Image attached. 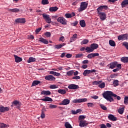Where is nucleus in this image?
Instances as JSON below:
<instances>
[{"label":"nucleus","instance_id":"obj_60","mask_svg":"<svg viewBox=\"0 0 128 128\" xmlns=\"http://www.w3.org/2000/svg\"><path fill=\"white\" fill-rule=\"evenodd\" d=\"M100 128H107L106 125L104 124H100Z\"/></svg>","mask_w":128,"mask_h":128},{"label":"nucleus","instance_id":"obj_32","mask_svg":"<svg viewBox=\"0 0 128 128\" xmlns=\"http://www.w3.org/2000/svg\"><path fill=\"white\" fill-rule=\"evenodd\" d=\"M80 26H81V27H82V28L86 27V22L84 20H80Z\"/></svg>","mask_w":128,"mask_h":128},{"label":"nucleus","instance_id":"obj_9","mask_svg":"<svg viewBox=\"0 0 128 128\" xmlns=\"http://www.w3.org/2000/svg\"><path fill=\"white\" fill-rule=\"evenodd\" d=\"M96 72V70H85L83 73V75L84 76H88V74H89L91 73H93V72Z\"/></svg>","mask_w":128,"mask_h":128},{"label":"nucleus","instance_id":"obj_56","mask_svg":"<svg viewBox=\"0 0 128 128\" xmlns=\"http://www.w3.org/2000/svg\"><path fill=\"white\" fill-rule=\"evenodd\" d=\"M50 89H56V88H58V86H56V85H50Z\"/></svg>","mask_w":128,"mask_h":128},{"label":"nucleus","instance_id":"obj_38","mask_svg":"<svg viewBox=\"0 0 128 128\" xmlns=\"http://www.w3.org/2000/svg\"><path fill=\"white\" fill-rule=\"evenodd\" d=\"M9 11L12 12H20V9L15 8L10 9L9 10Z\"/></svg>","mask_w":128,"mask_h":128},{"label":"nucleus","instance_id":"obj_3","mask_svg":"<svg viewBox=\"0 0 128 128\" xmlns=\"http://www.w3.org/2000/svg\"><path fill=\"white\" fill-rule=\"evenodd\" d=\"M12 105L11 106L12 107V106H16V108H20V102L16 100H15L14 101H13L12 102Z\"/></svg>","mask_w":128,"mask_h":128},{"label":"nucleus","instance_id":"obj_39","mask_svg":"<svg viewBox=\"0 0 128 128\" xmlns=\"http://www.w3.org/2000/svg\"><path fill=\"white\" fill-rule=\"evenodd\" d=\"M109 44L112 46H116V42L112 40H109Z\"/></svg>","mask_w":128,"mask_h":128},{"label":"nucleus","instance_id":"obj_23","mask_svg":"<svg viewBox=\"0 0 128 128\" xmlns=\"http://www.w3.org/2000/svg\"><path fill=\"white\" fill-rule=\"evenodd\" d=\"M36 59L34 57H30L28 60H27V62L28 64H30L31 62H36Z\"/></svg>","mask_w":128,"mask_h":128},{"label":"nucleus","instance_id":"obj_11","mask_svg":"<svg viewBox=\"0 0 128 128\" xmlns=\"http://www.w3.org/2000/svg\"><path fill=\"white\" fill-rule=\"evenodd\" d=\"M15 22L17 24H24L26 19L24 18H18L15 20Z\"/></svg>","mask_w":128,"mask_h":128},{"label":"nucleus","instance_id":"obj_16","mask_svg":"<svg viewBox=\"0 0 128 128\" xmlns=\"http://www.w3.org/2000/svg\"><path fill=\"white\" fill-rule=\"evenodd\" d=\"M108 119L111 121L116 122L117 120V117H116L112 114H109L108 116Z\"/></svg>","mask_w":128,"mask_h":128},{"label":"nucleus","instance_id":"obj_47","mask_svg":"<svg viewBox=\"0 0 128 128\" xmlns=\"http://www.w3.org/2000/svg\"><path fill=\"white\" fill-rule=\"evenodd\" d=\"M84 56L83 54H77L76 55V58H80Z\"/></svg>","mask_w":128,"mask_h":128},{"label":"nucleus","instance_id":"obj_24","mask_svg":"<svg viewBox=\"0 0 128 128\" xmlns=\"http://www.w3.org/2000/svg\"><path fill=\"white\" fill-rule=\"evenodd\" d=\"M46 110L45 108H42V113L40 114V118L42 119H44L46 117V115H45V112H46Z\"/></svg>","mask_w":128,"mask_h":128},{"label":"nucleus","instance_id":"obj_42","mask_svg":"<svg viewBox=\"0 0 128 128\" xmlns=\"http://www.w3.org/2000/svg\"><path fill=\"white\" fill-rule=\"evenodd\" d=\"M89 42L88 40L84 39L82 42H81V45L86 44Z\"/></svg>","mask_w":128,"mask_h":128},{"label":"nucleus","instance_id":"obj_20","mask_svg":"<svg viewBox=\"0 0 128 128\" xmlns=\"http://www.w3.org/2000/svg\"><path fill=\"white\" fill-rule=\"evenodd\" d=\"M70 100H68V99H64L62 103L60 104H62V105H67V104H70Z\"/></svg>","mask_w":128,"mask_h":128},{"label":"nucleus","instance_id":"obj_30","mask_svg":"<svg viewBox=\"0 0 128 128\" xmlns=\"http://www.w3.org/2000/svg\"><path fill=\"white\" fill-rule=\"evenodd\" d=\"M66 128H73L71 124L68 122H66L64 124Z\"/></svg>","mask_w":128,"mask_h":128},{"label":"nucleus","instance_id":"obj_41","mask_svg":"<svg viewBox=\"0 0 128 128\" xmlns=\"http://www.w3.org/2000/svg\"><path fill=\"white\" fill-rule=\"evenodd\" d=\"M105 86H106V84H105V83H104V82L100 83V84H99V85H98V87H99L100 88H105Z\"/></svg>","mask_w":128,"mask_h":128},{"label":"nucleus","instance_id":"obj_53","mask_svg":"<svg viewBox=\"0 0 128 128\" xmlns=\"http://www.w3.org/2000/svg\"><path fill=\"white\" fill-rule=\"evenodd\" d=\"M44 36L48 38H49L51 36V34L50 32H46L44 34Z\"/></svg>","mask_w":128,"mask_h":128},{"label":"nucleus","instance_id":"obj_43","mask_svg":"<svg viewBox=\"0 0 128 128\" xmlns=\"http://www.w3.org/2000/svg\"><path fill=\"white\" fill-rule=\"evenodd\" d=\"M49 2L48 0H42V4L45 5V4H48Z\"/></svg>","mask_w":128,"mask_h":128},{"label":"nucleus","instance_id":"obj_25","mask_svg":"<svg viewBox=\"0 0 128 128\" xmlns=\"http://www.w3.org/2000/svg\"><path fill=\"white\" fill-rule=\"evenodd\" d=\"M38 42H42L44 43L45 44H48V42L46 40V39H44L42 38H40L39 40H38Z\"/></svg>","mask_w":128,"mask_h":128},{"label":"nucleus","instance_id":"obj_15","mask_svg":"<svg viewBox=\"0 0 128 128\" xmlns=\"http://www.w3.org/2000/svg\"><path fill=\"white\" fill-rule=\"evenodd\" d=\"M88 124L86 120H80L79 126L80 127H86L88 126Z\"/></svg>","mask_w":128,"mask_h":128},{"label":"nucleus","instance_id":"obj_64","mask_svg":"<svg viewBox=\"0 0 128 128\" xmlns=\"http://www.w3.org/2000/svg\"><path fill=\"white\" fill-rule=\"evenodd\" d=\"M51 20H52V19L50 18L47 19L46 20V22H47V23L48 24H50L52 22Z\"/></svg>","mask_w":128,"mask_h":128},{"label":"nucleus","instance_id":"obj_13","mask_svg":"<svg viewBox=\"0 0 128 128\" xmlns=\"http://www.w3.org/2000/svg\"><path fill=\"white\" fill-rule=\"evenodd\" d=\"M79 88V86L78 85H75V84H70L68 86V88L70 90H76Z\"/></svg>","mask_w":128,"mask_h":128},{"label":"nucleus","instance_id":"obj_50","mask_svg":"<svg viewBox=\"0 0 128 128\" xmlns=\"http://www.w3.org/2000/svg\"><path fill=\"white\" fill-rule=\"evenodd\" d=\"M78 24V22L77 21V20H76L74 22L71 23V26H77V24Z\"/></svg>","mask_w":128,"mask_h":128},{"label":"nucleus","instance_id":"obj_4","mask_svg":"<svg viewBox=\"0 0 128 128\" xmlns=\"http://www.w3.org/2000/svg\"><path fill=\"white\" fill-rule=\"evenodd\" d=\"M88 100L86 98H79V99H74L72 100L73 103H80V102H87Z\"/></svg>","mask_w":128,"mask_h":128},{"label":"nucleus","instance_id":"obj_59","mask_svg":"<svg viewBox=\"0 0 128 128\" xmlns=\"http://www.w3.org/2000/svg\"><path fill=\"white\" fill-rule=\"evenodd\" d=\"M88 108H90V107H92L93 106H94V104L92 103V102H88Z\"/></svg>","mask_w":128,"mask_h":128},{"label":"nucleus","instance_id":"obj_44","mask_svg":"<svg viewBox=\"0 0 128 128\" xmlns=\"http://www.w3.org/2000/svg\"><path fill=\"white\" fill-rule=\"evenodd\" d=\"M118 80H115L113 82V84H114V86L116 87L118 86L119 83H118Z\"/></svg>","mask_w":128,"mask_h":128},{"label":"nucleus","instance_id":"obj_40","mask_svg":"<svg viewBox=\"0 0 128 128\" xmlns=\"http://www.w3.org/2000/svg\"><path fill=\"white\" fill-rule=\"evenodd\" d=\"M124 108H120L118 109V112L120 114H122L124 112Z\"/></svg>","mask_w":128,"mask_h":128},{"label":"nucleus","instance_id":"obj_22","mask_svg":"<svg viewBox=\"0 0 128 128\" xmlns=\"http://www.w3.org/2000/svg\"><path fill=\"white\" fill-rule=\"evenodd\" d=\"M40 100H42L43 102H52L53 100L48 96H45L44 98L40 99Z\"/></svg>","mask_w":128,"mask_h":128},{"label":"nucleus","instance_id":"obj_1","mask_svg":"<svg viewBox=\"0 0 128 128\" xmlns=\"http://www.w3.org/2000/svg\"><path fill=\"white\" fill-rule=\"evenodd\" d=\"M102 96L104 99L106 100L108 102H114V100L112 96L116 98L118 100H121L120 96H117L116 94H114L112 92L109 90L104 92L102 94Z\"/></svg>","mask_w":128,"mask_h":128},{"label":"nucleus","instance_id":"obj_17","mask_svg":"<svg viewBox=\"0 0 128 128\" xmlns=\"http://www.w3.org/2000/svg\"><path fill=\"white\" fill-rule=\"evenodd\" d=\"M14 58H15V62L16 63H20L22 60V58L18 56L17 55L14 54Z\"/></svg>","mask_w":128,"mask_h":128},{"label":"nucleus","instance_id":"obj_5","mask_svg":"<svg viewBox=\"0 0 128 128\" xmlns=\"http://www.w3.org/2000/svg\"><path fill=\"white\" fill-rule=\"evenodd\" d=\"M58 22L64 25L67 24V21L64 18V17H59L58 18Z\"/></svg>","mask_w":128,"mask_h":128},{"label":"nucleus","instance_id":"obj_2","mask_svg":"<svg viewBox=\"0 0 128 128\" xmlns=\"http://www.w3.org/2000/svg\"><path fill=\"white\" fill-rule=\"evenodd\" d=\"M88 6V3L86 2H82L80 5V10L79 12H82L83 10L86 9Z\"/></svg>","mask_w":128,"mask_h":128},{"label":"nucleus","instance_id":"obj_6","mask_svg":"<svg viewBox=\"0 0 128 128\" xmlns=\"http://www.w3.org/2000/svg\"><path fill=\"white\" fill-rule=\"evenodd\" d=\"M108 8V6H100L97 9L98 14L102 13L101 12H102L104 9L105 10H106Z\"/></svg>","mask_w":128,"mask_h":128},{"label":"nucleus","instance_id":"obj_18","mask_svg":"<svg viewBox=\"0 0 128 128\" xmlns=\"http://www.w3.org/2000/svg\"><path fill=\"white\" fill-rule=\"evenodd\" d=\"M9 110V108L8 107H4L2 106H0V112H4Z\"/></svg>","mask_w":128,"mask_h":128},{"label":"nucleus","instance_id":"obj_49","mask_svg":"<svg viewBox=\"0 0 128 128\" xmlns=\"http://www.w3.org/2000/svg\"><path fill=\"white\" fill-rule=\"evenodd\" d=\"M7 124H4V123H2L0 124V128H7Z\"/></svg>","mask_w":128,"mask_h":128},{"label":"nucleus","instance_id":"obj_19","mask_svg":"<svg viewBox=\"0 0 128 128\" xmlns=\"http://www.w3.org/2000/svg\"><path fill=\"white\" fill-rule=\"evenodd\" d=\"M51 94V92L50 90H42L41 92V95L44 96H50Z\"/></svg>","mask_w":128,"mask_h":128},{"label":"nucleus","instance_id":"obj_58","mask_svg":"<svg viewBox=\"0 0 128 128\" xmlns=\"http://www.w3.org/2000/svg\"><path fill=\"white\" fill-rule=\"evenodd\" d=\"M42 29V27H40V28H39L36 29V34L39 33V32L41 31Z\"/></svg>","mask_w":128,"mask_h":128},{"label":"nucleus","instance_id":"obj_28","mask_svg":"<svg viewBox=\"0 0 128 128\" xmlns=\"http://www.w3.org/2000/svg\"><path fill=\"white\" fill-rule=\"evenodd\" d=\"M49 74H53L54 76H60V74L54 71H50L49 72Z\"/></svg>","mask_w":128,"mask_h":128},{"label":"nucleus","instance_id":"obj_31","mask_svg":"<svg viewBox=\"0 0 128 128\" xmlns=\"http://www.w3.org/2000/svg\"><path fill=\"white\" fill-rule=\"evenodd\" d=\"M128 4V0H124L121 4L122 8H125L126 5Z\"/></svg>","mask_w":128,"mask_h":128},{"label":"nucleus","instance_id":"obj_34","mask_svg":"<svg viewBox=\"0 0 128 128\" xmlns=\"http://www.w3.org/2000/svg\"><path fill=\"white\" fill-rule=\"evenodd\" d=\"M40 83H41V82L39 80H34L32 83V86H38V84H40Z\"/></svg>","mask_w":128,"mask_h":128},{"label":"nucleus","instance_id":"obj_45","mask_svg":"<svg viewBox=\"0 0 128 128\" xmlns=\"http://www.w3.org/2000/svg\"><path fill=\"white\" fill-rule=\"evenodd\" d=\"M100 106L102 108V109L104 110H106L108 109L107 108L104 104H100Z\"/></svg>","mask_w":128,"mask_h":128},{"label":"nucleus","instance_id":"obj_26","mask_svg":"<svg viewBox=\"0 0 128 128\" xmlns=\"http://www.w3.org/2000/svg\"><path fill=\"white\" fill-rule=\"evenodd\" d=\"M90 48H92V50H94L98 48V44H90Z\"/></svg>","mask_w":128,"mask_h":128},{"label":"nucleus","instance_id":"obj_12","mask_svg":"<svg viewBox=\"0 0 128 128\" xmlns=\"http://www.w3.org/2000/svg\"><path fill=\"white\" fill-rule=\"evenodd\" d=\"M118 64L117 62H113L111 63H110L108 66L110 68H111L112 70H113V68H114Z\"/></svg>","mask_w":128,"mask_h":128},{"label":"nucleus","instance_id":"obj_52","mask_svg":"<svg viewBox=\"0 0 128 128\" xmlns=\"http://www.w3.org/2000/svg\"><path fill=\"white\" fill-rule=\"evenodd\" d=\"M124 104H128V96H126L124 98Z\"/></svg>","mask_w":128,"mask_h":128},{"label":"nucleus","instance_id":"obj_48","mask_svg":"<svg viewBox=\"0 0 128 128\" xmlns=\"http://www.w3.org/2000/svg\"><path fill=\"white\" fill-rule=\"evenodd\" d=\"M102 82L101 81H94L92 82L93 85H98L100 84H101Z\"/></svg>","mask_w":128,"mask_h":128},{"label":"nucleus","instance_id":"obj_54","mask_svg":"<svg viewBox=\"0 0 128 128\" xmlns=\"http://www.w3.org/2000/svg\"><path fill=\"white\" fill-rule=\"evenodd\" d=\"M85 118L86 117L84 116H78V120L80 121H82V120H84Z\"/></svg>","mask_w":128,"mask_h":128},{"label":"nucleus","instance_id":"obj_55","mask_svg":"<svg viewBox=\"0 0 128 128\" xmlns=\"http://www.w3.org/2000/svg\"><path fill=\"white\" fill-rule=\"evenodd\" d=\"M72 54H67L66 55V57L68 58H71L72 57Z\"/></svg>","mask_w":128,"mask_h":128},{"label":"nucleus","instance_id":"obj_61","mask_svg":"<svg viewBox=\"0 0 128 128\" xmlns=\"http://www.w3.org/2000/svg\"><path fill=\"white\" fill-rule=\"evenodd\" d=\"M60 41H62V42H64V36H60L59 39Z\"/></svg>","mask_w":128,"mask_h":128},{"label":"nucleus","instance_id":"obj_63","mask_svg":"<svg viewBox=\"0 0 128 128\" xmlns=\"http://www.w3.org/2000/svg\"><path fill=\"white\" fill-rule=\"evenodd\" d=\"M80 77L79 76H76L72 78V79L73 80H80Z\"/></svg>","mask_w":128,"mask_h":128},{"label":"nucleus","instance_id":"obj_37","mask_svg":"<svg viewBox=\"0 0 128 128\" xmlns=\"http://www.w3.org/2000/svg\"><path fill=\"white\" fill-rule=\"evenodd\" d=\"M42 16L45 20H48L50 18L49 15L46 14H43Z\"/></svg>","mask_w":128,"mask_h":128},{"label":"nucleus","instance_id":"obj_35","mask_svg":"<svg viewBox=\"0 0 128 128\" xmlns=\"http://www.w3.org/2000/svg\"><path fill=\"white\" fill-rule=\"evenodd\" d=\"M65 45H66V44H64V43L61 44H59V45H56V46H55V48H56V49L58 50V49H60V48H61L63 46H64Z\"/></svg>","mask_w":128,"mask_h":128},{"label":"nucleus","instance_id":"obj_46","mask_svg":"<svg viewBox=\"0 0 128 128\" xmlns=\"http://www.w3.org/2000/svg\"><path fill=\"white\" fill-rule=\"evenodd\" d=\"M74 73V70H70L69 72H66V74L68 76H71Z\"/></svg>","mask_w":128,"mask_h":128},{"label":"nucleus","instance_id":"obj_21","mask_svg":"<svg viewBox=\"0 0 128 128\" xmlns=\"http://www.w3.org/2000/svg\"><path fill=\"white\" fill-rule=\"evenodd\" d=\"M76 16V14L74 12H72L71 14H65L66 18H72Z\"/></svg>","mask_w":128,"mask_h":128},{"label":"nucleus","instance_id":"obj_57","mask_svg":"<svg viewBox=\"0 0 128 128\" xmlns=\"http://www.w3.org/2000/svg\"><path fill=\"white\" fill-rule=\"evenodd\" d=\"M123 46H124L126 47V49L128 50V42H123Z\"/></svg>","mask_w":128,"mask_h":128},{"label":"nucleus","instance_id":"obj_27","mask_svg":"<svg viewBox=\"0 0 128 128\" xmlns=\"http://www.w3.org/2000/svg\"><path fill=\"white\" fill-rule=\"evenodd\" d=\"M58 9L57 6L51 7L49 8V11L52 12H56Z\"/></svg>","mask_w":128,"mask_h":128},{"label":"nucleus","instance_id":"obj_7","mask_svg":"<svg viewBox=\"0 0 128 128\" xmlns=\"http://www.w3.org/2000/svg\"><path fill=\"white\" fill-rule=\"evenodd\" d=\"M44 79L48 81H55L56 78L52 75H48L45 76Z\"/></svg>","mask_w":128,"mask_h":128},{"label":"nucleus","instance_id":"obj_62","mask_svg":"<svg viewBox=\"0 0 128 128\" xmlns=\"http://www.w3.org/2000/svg\"><path fill=\"white\" fill-rule=\"evenodd\" d=\"M92 98L94 99V100H98V96H96V95L94 96H92Z\"/></svg>","mask_w":128,"mask_h":128},{"label":"nucleus","instance_id":"obj_14","mask_svg":"<svg viewBox=\"0 0 128 128\" xmlns=\"http://www.w3.org/2000/svg\"><path fill=\"white\" fill-rule=\"evenodd\" d=\"M127 38L126 34H120L118 36V40H124Z\"/></svg>","mask_w":128,"mask_h":128},{"label":"nucleus","instance_id":"obj_36","mask_svg":"<svg viewBox=\"0 0 128 128\" xmlns=\"http://www.w3.org/2000/svg\"><path fill=\"white\" fill-rule=\"evenodd\" d=\"M86 52L88 53L92 52H94V50L90 48V47H87L86 48Z\"/></svg>","mask_w":128,"mask_h":128},{"label":"nucleus","instance_id":"obj_51","mask_svg":"<svg viewBox=\"0 0 128 128\" xmlns=\"http://www.w3.org/2000/svg\"><path fill=\"white\" fill-rule=\"evenodd\" d=\"M58 107V106H56V105H54V104H50V105H49V108H52V109H53V108H56Z\"/></svg>","mask_w":128,"mask_h":128},{"label":"nucleus","instance_id":"obj_29","mask_svg":"<svg viewBox=\"0 0 128 128\" xmlns=\"http://www.w3.org/2000/svg\"><path fill=\"white\" fill-rule=\"evenodd\" d=\"M121 61L124 63H128V57L126 56L122 58Z\"/></svg>","mask_w":128,"mask_h":128},{"label":"nucleus","instance_id":"obj_10","mask_svg":"<svg viewBox=\"0 0 128 128\" xmlns=\"http://www.w3.org/2000/svg\"><path fill=\"white\" fill-rule=\"evenodd\" d=\"M98 14H99L100 19L102 20H104L106 18V14L104 12H99Z\"/></svg>","mask_w":128,"mask_h":128},{"label":"nucleus","instance_id":"obj_8","mask_svg":"<svg viewBox=\"0 0 128 128\" xmlns=\"http://www.w3.org/2000/svg\"><path fill=\"white\" fill-rule=\"evenodd\" d=\"M98 56H100V54L98 53H90L88 55L87 57L89 59H92L93 58Z\"/></svg>","mask_w":128,"mask_h":128},{"label":"nucleus","instance_id":"obj_33","mask_svg":"<svg viewBox=\"0 0 128 128\" xmlns=\"http://www.w3.org/2000/svg\"><path fill=\"white\" fill-rule=\"evenodd\" d=\"M58 92L60 94L64 95V94H66V91L65 90L59 89L58 90Z\"/></svg>","mask_w":128,"mask_h":128}]
</instances>
